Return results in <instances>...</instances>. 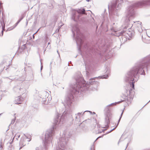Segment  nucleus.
<instances>
[{"label":"nucleus","mask_w":150,"mask_h":150,"mask_svg":"<svg viewBox=\"0 0 150 150\" xmlns=\"http://www.w3.org/2000/svg\"><path fill=\"white\" fill-rule=\"evenodd\" d=\"M96 78L95 77L93 79H90L89 83H85V81L83 80L81 74L76 78V84L71 86V88L69 93L64 102V105L66 108L65 110L61 117H60L59 114H57V115L54 120V125H60L64 122L66 118L71 116L72 112L71 108V104L73 100V94H77L81 91L88 90V88L89 89H91L93 91L97 90L99 83L94 81V79Z\"/></svg>","instance_id":"f257e3e1"},{"label":"nucleus","mask_w":150,"mask_h":150,"mask_svg":"<svg viewBox=\"0 0 150 150\" xmlns=\"http://www.w3.org/2000/svg\"><path fill=\"white\" fill-rule=\"evenodd\" d=\"M55 129V127H54L52 129L46 131L44 142L45 148L37 147L35 150H46L49 146L52 145V137L54 135V129ZM71 135V132L70 131L66 130L63 131L58 140L57 145L54 150H64L68 139Z\"/></svg>","instance_id":"f03ea898"},{"label":"nucleus","mask_w":150,"mask_h":150,"mask_svg":"<svg viewBox=\"0 0 150 150\" xmlns=\"http://www.w3.org/2000/svg\"><path fill=\"white\" fill-rule=\"evenodd\" d=\"M150 63V55L144 58L140 62L136 64L127 72L125 80L129 83L132 88H134V83L137 81L138 79L139 74H145V71Z\"/></svg>","instance_id":"7ed1b4c3"},{"label":"nucleus","mask_w":150,"mask_h":150,"mask_svg":"<svg viewBox=\"0 0 150 150\" xmlns=\"http://www.w3.org/2000/svg\"><path fill=\"white\" fill-rule=\"evenodd\" d=\"M132 7H130L126 11V15L122 18V21L125 25L129 27V29L132 26L141 28L142 23L139 21H132L134 17V12Z\"/></svg>","instance_id":"20e7f679"},{"label":"nucleus","mask_w":150,"mask_h":150,"mask_svg":"<svg viewBox=\"0 0 150 150\" xmlns=\"http://www.w3.org/2000/svg\"><path fill=\"white\" fill-rule=\"evenodd\" d=\"M122 28H123L124 30L127 29L128 28V30L127 31H125L123 32L121 31L120 32L119 30L117 29H116L114 28H112V30L115 33L114 34V35L117 36L119 37L120 36L122 35L123 36L122 38H123V36L125 37L126 38V40L127 39L128 40L130 39V38L132 37L134 34V32L132 30H131L129 29V27H127V25H125V23H124V25L122 26Z\"/></svg>","instance_id":"39448f33"},{"label":"nucleus","mask_w":150,"mask_h":150,"mask_svg":"<svg viewBox=\"0 0 150 150\" xmlns=\"http://www.w3.org/2000/svg\"><path fill=\"white\" fill-rule=\"evenodd\" d=\"M124 0H116L111 4L108 6V9L110 17H111L112 14L117 15V11L120 10L122 7Z\"/></svg>","instance_id":"423d86ee"},{"label":"nucleus","mask_w":150,"mask_h":150,"mask_svg":"<svg viewBox=\"0 0 150 150\" xmlns=\"http://www.w3.org/2000/svg\"><path fill=\"white\" fill-rule=\"evenodd\" d=\"M74 37L76 38V40L79 50H80L81 46L83 43V35L80 33L79 30L77 25H75L72 29Z\"/></svg>","instance_id":"0eeeda50"},{"label":"nucleus","mask_w":150,"mask_h":150,"mask_svg":"<svg viewBox=\"0 0 150 150\" xmlns=\"http://www.w3.org/2000/svg\"><path fill=\"white\" fill-rule=\"evenodd\" d=\"M147 1H146L143 0L140 1H137L132 3L127 8V10L130 7H132L134 11V8L135 7H139L144 6L146 4Z\"/></svg>","instance_id":"6e6552de"},{"label":"nucleus","mask_w":150,"mask_h":150,"mask_svg":"<svg viewBox=\"0 0 150 150\" xmlns=\"http://www.w3.org/2000/svg\"><path fill=\"white\" fill-rule=\"evenodd\" d=\"M85 10L83 8H80L77 10L75 13L73 15L72 18L75 21H76L79 19L80 14H84Z\"/></svg>","instance_id":"1a4fd4ad"},{"label":"nucleus","mask_w":150,"mask_h":150,"mask_svg":"<svg viewBox=\"0 0 150 150\" xmlns=\"http://www.w3.org/2000/svg\"><path fill=\"white\" fill-rule=\"evenodd\" d=\"M134 92L133 90L130 89L126 90L125 95L127 97V100H129V102L131 103L133 97Z\"/></svg>","instance_id":"9d476101"},{"label":"nucleus","mask_w":150,"mask_h":150,"mask_svg":"<svg viewBox=\"0 0 150 150\" xmlns=\"http://www.w3.org/2000/svg\"><path fill=\"white\" fill-rule=\"evenodd\" d=\"M18 93L20 94H23L25 93L26 92V90L23 87H18L14 89Z\"/></svg>","instance_id":"9b49d317"},{"label":"nucleus","mask_w":150,"mask_h":150,"mask_svg":"<svg viewBox=\"0 0 150 150\" xmlns=\"http://www.w3.org/2000/svg\"><path fill=\"white\" fill-rule=\"evenodd\" d=\"M26 96L23 97L21 96H19L18 97L16 98L14 103L16 104H20L25 100Z\"/></svg>","instance_id":"f8f14e48"},{"label":"nucleus","mask_w":150,"mask_h":150,"mask_svg":"<svg viewBox=\"0 0 150 150\" xmlns=\"http://www.w3.org/2000/svg\"><path fill=\"white\" fill-rule=\"evenodd\" d=\"M106 74L102 76H100L98 78L101 79H107L110 75V70L109 68H107L106 69Z\"/></svg>","instance_id":"ddd939ff"},{"label":"nucleus","mask_w":150,"mask_h":150,"mask_svg":"<svg viewBox=\"0 0 150 150\" xmlns=\"http://www.w3.org/2000/svg\"><path fill=\"white\" fill-rule=\"evenodd\" d=\"M48 95V93L46 92H44L42 94V103H43L45 104H47V102L46 101V98L47 97V96Z\"/></svg>","instance_id":"4468645a"},{"label":"nucleus","mask_w":150,"mask_h":150,"mask_svg":"<svg viewBox=\"0 0 150 150\" xmlns=\"http://www.w3.org/2000/svg\"><path fill=\"white\" fill-rule=\"evenodd\" d=\"M19 144L20 146V147L19 149V150H20L23 146L25 145V140L23 138H21L20 142Z\"/></svg>","instance_id":"2eb2a0df"},{"label":"nucleus","mask_w":150,"mask_h":150,"mask_svg":"<svg viewBox=\"0 0 150 150\" xmlns=\"http://www.w3.org/2000/svg\"><path fill=\"white\" fill-rule=\"evenodd\" d=\"M86 112H89L91 114L92 113V112L90 111H85L83 113L82 112H79L77 114H76L75 115H76V119H79L80 118V117L81 115H83V113Z\"/></svg>","instance_id":"dca6fc26"},{"label":"nucleus","mask_w":150,"mask_h":150,"mask_svg":"<svg viewBox=\"0 0 150 150\" xmlns=\"http://www.w3.org/2000/svg\"><path fill=\"white\" fill-rule=\"evenodd\" d=\"M120 102H121V101H119V102H115L114 103H112L107 106L106 107V108H108V107H110L111 106L116 105L117 104H119V103H120Z\"/></svg>","instance_id":"f3484780"},{"label":"nucleus","mask_w":150,"mask_h":150,"mask_svg":"<svg viewBox=\"0 0 150 150\" xmlns=\"http://www.w3.org/2000/svg\"><path fill=\"white\" fill-rule=\"evenodd\" d=\"M2 26L0 28H1V34L0 35L1 36H3V31L5 29V25L4 24V25H3L2 24H1Z\"/></svg>","instance_id":"a211bd4d"},{"label":"nucleus","mask_w":150,"mask_h":150,"mask_svg":"<svg viewBox=\"0 0 150 150\" xmlns=\"http://www.w3.org/2000/svg\"><path fill=\"white\" fill-rule=\"evenodd\" d=\"M20 135L19 134H16L14 136V137L13 138L12 142H13V139L14 137H15L16 139L17 140L20 137Z\"/></svg>","instance_id":"6ab92c4d"},{"label":"nucleus","mask_w":150,"mask_h":150,"mask_svg":"<svg viewBox=\"0 0 150 150\" xmlns=\"http://www.w3.org/2000/svg\"><path fill=\"white\" fill-rule=\"evenodd\" d=\"M18 23L17 22L15 24V25L14 26H13V27H11V28H9L8 30H11L13 29V28H14L18 24Z\"/></svg>","instance_id":"aec40b11"},{"label":"nucleus","mask_w":150,"mask_h":150,"mask_svg":"<svg viewBox=\"0 0 150 150\" xmlns=\"http://www.w3.org/2000/svg\"><path fill=\"white\" fill-rule=\"evenodd\" d=\"M18 23L17 22L15 24V25L14 26H13V27H11V28H9L8 30H11L13 29V28H14L18 24Z\"/></svg>","instance_id":"412c9836"},{"label":"nucleus","mask_w":150,"mask_h":150,"mask_svg":"<svg viewBox=\"0 0 150 150\" xmlns=\"http://www.w3.org/2000/svg\"><path fill=\"white\" fill-rule=\"evenodd\" d=\"M105 130H106V129H105L103 128H102L101 129H100V130L98 129V133H102V132H103Z\"/></svg>","instance_id":"4be33fe9"},{"label":"nucleus","mask_w":150,"mask_h":150,"mask_svg":"<svg viewBox=\"0 0 150 150\" xmlns=\"http://www.w3.org/2000/svg\"><path fill=\"white\" fill-rule=\"evenodd\" d=\"M105 122L107 124H108L109 123V118L108 117H106L105 118Z\"/></svg>","instance_id":"5701e85b"},{"label":"nucleus","mask_w":150,"mask_h":150,"mask_svg":"<svg viewBox=\"0 0 150 150\" xmlns=\"http://www.w3.org/2000/svg\"><path fill=\"white\" fill-rule=\"evenodd\" d=\"M103 19L104 21H107L108 20L106 16H104L103 17Z\"/></svg>","instance_id":"b1692460"},{"label":"nucleus","mask_w":150,"mask_h":150,"mask_svg":"<svg viewBox=\"0 0 150 150\" xmlns=\"http://www.w3.org/2000/svg\"><path fill=\"white\" fill-rule=\"evenodd\" d=\"M51 48V46L50 45H48L46 47V49H48V50L50 49Z\"/></svg>","instance_id":"393cba45"},{"label":"nucleus","mask_w":150,"mask_h":150,"mask_svg":"<svg viewBox=\"0 0 150 150\" xmlns=\"http://www.w3.org/2000/svg\"><path fill=\"white\" fill-rule=\"evenodd\" d=\"M123 111H122V113H121V116H120V118H119V119L118 122H119V121H120V119H121V118L122 116V114H123Z\"/></svg>","instance_id":"a878e982"},{"label":"nucleus","mask_w":150,"mask_h":150,"mask_svg":"<svg viewBox=\"0 0 150 150\" xmlns=\"http://www.w3.org/2000/svg\"><path fill=\"white\" fill-rule=\"evenodd\" d=\"M7 78L8 80V81L11 82V81H12V80L11 79H9V78Z\"/></svg>","instance_id":"bb28decb"},{"label":"nucleus","mask_w":150,"mask_h":150,"mask_svg":"<svg viewBox=\"0 0 150 150\" xmlns=\"http://www.w3.org/2000/svg\"><path fill=\"white\" fill-rule=\"evenodd\" d=\"M94 145H93L91 146V149H90L91 150H93V148H94Z\"/></svg>","instance_id":"cd10ccee"},{"label":"nucleus","mask_w":150,"mask_h":150,"mask_svg":"<svg viewBox=\"0 0 150 150\" xmlns=\"http://www.w3.org/2000/svg\"><path fill=\"white\" fill-rule=\"evenodd\" d=\"M23 17L21 18L20 19L18 20V21H19V22H20L23 19Z\"/></svg>","instance_id":"c85d7f7f"},{"label":"nucleus","mask_w":150,"mask_h":150,"mask_svg":"<svg viewBox=\"0 0 150 150\" xmlns=\"http://www.w3.org/2000/svg\"><path fill=\"white\" fill-rule=\"evenodd\" d=\"M116 127V126L115 128H113L110 131L108 132V133H110V132H111L112 131V130H114V129H115V127Z\"/></svg>","instance_id":"c756f323"},{"label":"nucleus","mask_w":150,"mask_h":150,"mask_svg":"<svg viewBox=\"0 0 150 150\" xmlns=\"http://www.w3.org/2000/svg\"><path fill=\"white\" fill-rule=\"evenodd\" d=\"M98 137L96 139V140H95V141H94V142H95L99 138H100V137Z\"/></svg>","instance_id":"7c9ffc66"},{"label":"nucleus","mask_w":150,"mask_h":150,"mask_svg":"<svg viewBox=\"0 0 150 150\" xmlns=\"http://www.w3.org/2000/svg\"><path fill=\"white\" fill-rule=\"evenodd\" d=\"M138 31H139L140 32H142V29H139L138 30Z\"/></svg>","instance_id":"2f4dec72"},{"label":"nucleus","mask_w":150,"mask_h":150,"mask_svg":"<svg viewBox=\"0 0 150 150\" xmlns=\"http://www.w3.org/2000/svg\"><path fill=\"white\" fill-rule=\"evenodd\" d=\"M88 72H87V71H86V75H87V76H88Z\"/></svg>","instance_id":"473e14b6"},{"label":"nucleus","mask_w":150,"mask_h":150,"mask_svg":"<svg viewBox=\"0 0 150 150\" xmlns=\"http://www.w3.org/2000/svg\"><path fill=\"white\" fill-rule=\"evenodd\" d=\"M24 137L25 138H26L27 139H28V137L25 135H24Z\"/></svg>","instance_id":"72a5a7b5"},{"label":"nucleus","mask_w":150,"mask_h":150,"mask_svg":"<svg viewBox=\"0 0 150 150\" xmlns=\"http://www.w3.org/2000/svg\"><path fill=\"white\" fill-rule=\"evenodd\" d=\"M28 21H26V25H28Z\"/></svg>","instance_id":"f704fd0d"},{"label":"nucleus","mask_w":150,"mask_h":150,"mask_svg":"<svg viewBox=\"0 0 150 150\" xmlns=\"http://www.w3.org/2000/svg\"><path fill=\"white\" fill-rule=\"evenodd\" d=\"M42 66H41V70L42 69Z\"/></svg>","instance_id":"c9c22d12"},{"label":"nucleus","mask_w":150,"mask_h":150,"mask_svg":"<svg viewBox=\"0 0 150 150\" xmlns=\"http://www.w3.org/2000/svg\"><path fill=\"white\" fill-rule=\"evenodd\" d=\"M142 39L143 40H144V38H143V36H142Z\"/></svg>","instance_id":"e433bc0d"},{"label":"nucleus","mask_w":150,"mask_h":150,"mask_svg":"<svg viewBox=\"0 0 150 150\" xmlns=\"http://www.w3.org/2000/svg\"><path fill=\"white\" fill-rule=\"evenodd\" d=\"M92 19H93V21H94V22H95L94 19V18H92Z\"/></svg>","instance_id":"4c0bfd02"},{"label":"nucleus","mask_w":150,"mask_h":150,"mask_svg":"<svg viewBox=\"0 0 150 150\" xmlns=\"http://www.w3.org/2000/svg\"><path fill=\"white\" fill-rule=\"evenodd\" d=\"M48 45H50V42H48Z\"/></svg>","instance_id":"58836bf2"},{"label":"nucleus","mask_w":150,"mask_h":150,"mask_svg":"<svg viewBox=\"0 0 150 150\" xmlns=\"http://www.w3.org/2000/svg\"><path fill=\"white\" fill-rule=\"evenodd\" d=\"M93 114H95L96 113L95 112H93Z\"/></svg>","instance_id":"ea45409f"},{"label":"nucleus","mask_w":150,"mask_h":150,"mask_svg":"<svg viewBox=\"0 0 150 150\" xmlns=\"http://www.w3.org/2000/svg\"><path fill=\"white\" fill-rule=\"evenodd\" d=\"M87 1H89V0H86Z\"/></svg>","instance_id":"a19ab883"},{"label":"nucleus","mask_w":150,"mask_h":150,"mask_svg":"<svg viewBox=\"0 0 150 150\" xmlns=\"http://www.w3.org/2000/svg\"><path fill=\"white\" fill-rule=\"evenodd\" d=\"M19 22H19V21H18L17 22V23H18Z\"/></svg>","instance_id":"79ce46f5"},{"label":"nucleus","mask_w":150,"mask_h":150,"mask_svg":"<svg viewBox=\"0 0 150 150\" xmlns=\"http://www.w3.org/2000/svg\"><path fill=\"white\" fill-rule=\"evenodd\" d=\"M94 24H96V23H95V22H94Z\"/></svg>","instance_id":"37998d69"},{"label":"nucleus","mask_w":150,"mask_h":150,"mask_svg":"<svg viewBox=\"0 0 150 150\" xmlns=\"http://www.w3.org/2000/svg\"><path fill=\"white\" fill-rule=\"evenodd\" d=\"M30 139L29 140H28V141H30Z\"/></svg>","instance_id":"c03bdc74"},{"label":"nucleus","mask_w":150,"mask_h":150,"mask_svg":"<svg viewBox=\"0 0 150 150\" xmlns=\"http://www.w3.org/2000/svg\"><path fill=\"white\" fill-rule=\"evenodd\" d=\"M98 28V26H97V27H96V28Z\"/></svg>","instance_id":"a18cd8bd"},{"label":"nucleus","mask_w":150,"mask_h":150,"mask_svg":"<svg viewBox=\"0 0 150 150\" xmlns=\"http://www.w3.org/2000/svg\"><path fill=\"white\" fill-rule=\"evenodd\" d=\"M57 52H58V53H58V51H57Z\"/></svg>","instance_id":"49530a36"},{"label":"nucleus","mask_w":150,"mask_h":150,"mask_svg":"<svg viewBox=\"0 0 150 150\" xmlns=\"http://www.w3.org/2000/svg\"><path fill=\"white\" fill-rule=\"evenodd\" d=\"M34 35H33V37H34Z\"/></svg>","instance_id":"de8ad7c7"},{"label":"nucleus","mask_w":150,"mask_h":150,"mask_svg":"<svg viewBox=\"0 0 150 150\" xmlns=\"http://www.w3.org/2000/svg\"><path fill=\"white\" fill-rule=\"evenodd\" d=\"M11 143H12V142H10V144H11Z\"/></svg>","instance_id":"09e8293b"}]
</instances>
